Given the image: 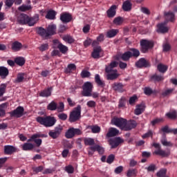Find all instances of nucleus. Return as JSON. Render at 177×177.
Masks as SVG:
<instances>
[{
	"instance_id": "nucleus-1",
	"label": "nucleus",
	"mask_w": 177,
	"mask_h": 177,
	"mask_svg": "<svg viewBox=\"0 0 177 177\" xmlns=\"http://www.w3.org/2000/svg\"><path fill=\"white\" fill-rule=\"evenodd\" d=\"M36 121L41 125L46 127V128H50V127H53L57 120L55 117L52 116H39L37 118Z\"/></svg>"
},
{
	"instance_id": "nucleus-2",
	"label": "nucleus",
	"mask_w": 177,
	"mask_h": 177,
	"mask_svg": "<svg viewBox=\"0 0 177 177\" xmlns=\"http://www.w3.org/2000/svg\"><path fill=\"white\" fill-rule=\"evenodd\" d=\"M154 41L142 39L140 41V50L141 53H149L154 48Z\"/></svg>"
},
{
	"instance_id": "nucleus-3",
	"label": "nucleus",
	"mask_w": 177,
	"mask_h": 177,
	"mask_svg": "<svg viewBox=\"0 0 177 177\" xmlns=\"http://www.w3.org/2000/svg\"><path fill=\"white\" fill-rule=\"evenodd\" d=\"M81 118V105H77L69 115L70 122H75Z\"/></svg>"
},
{
	"instance_id": "nucleus-4",
	"label": "nucleus",
	"mask_w": 177,
	"mask_h": 177,
	"mask_svg": "<svg viewBox=\"0 0 177 177\" xmlns=\"http://www.w3.org/2000/svg\"><path fill=\"white\" fill-rule=\"evenodd\" d=\"M111 124L124 131L125 126L127 125V119L122 118H113L111 120Z\"/></svg>"
},
{
	"instance_id": "nucleus-5",
	"label": "nucleus",
	"mask_w": 177,
	"mask_h": 177,
	"mask_svg": "<svg viewBox=\"0 0 177 177\" xmlns=\"http://www.w3.org/2000/svg\"><path fill=\"white\" fill-rule=\"evenodd\" d=\"M83 96L89 97L92 95V90L93 89V84L91 82H86L82 86Z\"/></svg>"
},
{
	"instance_id": "nucleus-6",
	"label": "nucleus",
	"mask_w": 177,
	"mask_h": 177,
	"mask_svg": "<svg viewBox=\"0 0 177 177\" xmlns=\"http://www.w3.org/2000/svg\"><path fill=\"white\" fill-rule=\"evenodd\" d=\"M156 155L160 156V157H162V158H165L171 156V152L169 151L163 150L161 148V145L156 143Z\"/></svg>"
},
{
	"instance_id": "nucleus-7",
	"label": "nucleus",
	"mask_w": 177,
	"mask_h": 177,
	"mask_svg": "<svg viewBox=\"0 0 177 177\" xmlns=\"http://www.w3.org/2000/svg\"><path fill=\"white\" fill-rule=\"evenodd\" d=\"M75 135H82V131L80 129H75L74 127L69 128L65 133L66 139H73Z\"/></svg>"
},
{
	"instance_id": "nucleus-8",
	"label": "nucleus",
	"mask_w": 177,
	"mask_h": 177,
	"mask_svg": "<svg viewBox=\"0 0 177 177\" xmlns=\"http://www.w3.org/2000/svg\"><path fill=\"white\" fill-rule=\"evenodd\" d=\"M9 114L10 117H15L16 118H20L21 117H23L24 114V107L21 106H19L17 107L15 110L9 112Z\"/></svg>"
},
{
	"instance_id": "nucleus-9",
	"label": "nucleus",
	"mask_w": 177,
	"mask_h": 177,
	"mask_svg": "<svg viewBox=\"0 0 177 177\" xmlns=\"http://www.w3.org/2000/svg\"><path fill=\"white\" fill-rule=\"evenodd\" d=\"M63 131V126L58 125L55 127L54 130L49 131L48 135L50 138L52 139H57L59 136H60L62 132Z\"/></svg>"
},
{
	"instance_id": "nucleus-10",
	"label": "nucleus",
	"mask_w": 177,
	"mask_h": 177,
	"mask_svg": "<svg viewBox=\"0 0 177 177\" xmlns=\"http://www.w3.org/2000/svg\"><path fill=\"white\" fill-rule=\"evenodd\" d=\"M53 43L54 45H55V46L57 45V49H59V52L62 53V55H66V53L68 52V47L62 44L59 39L53 40Z\"/></svg>"
},
{
	"instance_id": "nucleus-11",
	"label": "nucleus",
	"mask_w": 177,
	"mask_h": 177,
	"mask_svg": "<svg viewBox=\"0 0 177 177\" xmlns=\"http://www.w3.org/2000/svg\"><path fill=\"white\" fill-rule=\"evenodd\" d=\"M137 68H147L150 67V62L145 59V58H140L136 63Z\"/></svg>"
},
{
	"instance_id": "nucleus-12",
	"label": "nucleus",
	"mask_w": 177,
	"mask_h": 177,
	"mask_svg": "<svg viewBox=\"0 0 177 177\" xmlns=\"http://www.w3.org/2000/svg\"><path fill=\"white\" fill-rule=\"evenodd\" d=\"M109 143L111 146V149H117L118 146H120L121 143H124V140L120 137H116L113 139H110Z\"/></svg>"
},
{
	"instance_id": "nucleus-13",
	"label": "nucleus",
	"mask_w": 177,
	"mask_h": 177,
	"mask_svg": "<svg viewBox=\"0 0 177 177\" xmlns=\"http://www.w3.org/2000/svg\"><path fill=\"white\" fill-rule=\"evenodd\" d=\"M167 24H168V21H165L162 23L158 24L157 25V32H160V34H167V32L169 31V28L167 27Z\"/></svg>"
},
{
	"instance_id": "nucleus-14",
	"label": "nucleus",
	"mask_w": 177,
	"mask_h": 177,
	"mask_svg": "<svg viewBox=\"0 0 177 177\" xmlns=\"http://www.w3.org/2000/svg\"><path fill=\"white\" fill-rule=\"evenodd\" d=\"M19 151V149L16 148L12 145H5L4 146V154L6 156H12L13 153H17Z\"/></svg>"
},
{
	"instance_id": "nucleus-15",
	"label": "nucleus",
	"mask_w": 177,
	"mask_h": 177,
	"mask_svg": "<svg viewBox=\"0 0 177 177\" xmlns=\"http://www.w3.org/2000/svg\"><path fill=\"white\" fill-rule=\"evenodd\" d=\"M138 127V123L133 120H126V125L124 126V131H132V129H135Z\"/></svg>"
},
{
	"instance_id": "nucleus-16",
	"label": "nucleus",
	"mask_w": 177,
	"mask_h": 177,
	"mask_svg": "<svg viewBox=\"0 0 177 177\" xmlns=\"http://www.w3.org/2000/svg\"><path fill=\"white\" fill-rule=\"evenodd\" d=\"M124 88H125V86L121 82H114L112 84V89L115 92H119V93H122L125 91Z\"/></svg>"
},
{
	"instance_id": "nucleus-17",
	"label": "nucleus",
	"mask_w": 177,
	"mask_h": 177,
	"mask_svg": "<svg viewBox=\"0 0 177 177\" xmlns=\"http://www.w3.org/2000/svg\"><path fill=\"white\" fill-rule=\"evenodd\" d=\"M60 20L64 24L70 23L73 20V16L68 12H64L60 15Z\"/></svg>"
},
{
	"instance_id": "nucleus-18",
	"label": "nucleus",
	"mask_w": 177,
	"mask_h": 177,
	"mask_svg": "<svg viewBox=\"0 0 177 177\" xmlns=\"http://www.w3.org/2000/svg\"><path fill=\"white\" fill-rule=\"evenodd\" d=\"M107 17L111 19L117 15V6L112 5L110 8L106 11Z\"/></svg>"
},
{
	"instance_id": "nucleus-19",
	"label": "nucleus",
	"mask_w": 177,
	"mask_h": 177,
	"mask_svg": "<svg viewBox=\"0 0 177 177\" xmlns=\"http://www.w3.org/2000/svg\"><path fill=\"white\" fill-rule=\"evenodd\" d=\"M102 51L101 46L94 47L91 53L93 59H100V53Z\"/></svg>"
},
{
	"instance_id": "nucleus-20",
	"label": "nucleus",
	"mask_w": 177,
	"mask_h": 177,
	"mask_svg": "<svg viewBox=\"0 0 177 177\" xmlns=\"http://www.w3.org/2000/svg\"><path fill=\"white\" fill-rule=\"evenodd\" d=\"M160 143L162 145V146H165V147H173L174 143H172L171 141H168V139H167V136L165 134H163L160 138Z\"/></svg>"
},
{
	"instance_id": "nucleus-21",
	"label": "nucleus",
	"mask_w": 177,
	"mask_h": 177,
	"mask_svg": "<svg viewBox=\"0 0 177 177\" xmlns=\"http://www.w3.org/2000/svg\"><path fill=\"white\" fill-rule=\"evenodd\" d=\"M37 34L40 35L41 38H44L45 39H48V38H49V33H48L47 29L42 27L38 28Z\"/></svg>"
},
{
	"instance_id": "nucleus-22",
	"label": "nucleus",
	"mask_w": 177,
	"mask_h": 177,
	"mask_svg": "<svg viewBox=\"0 0 177 177\" xmlns=\"http://www.w3.org/2000/svg\"><path fill=\"white\" fill-rule=\"evenodd\" d=\"M118 62H115V61L111 62L108 66H106L105 68L106 73H113V71H115V70H117L114 68H115V67H118Z\"/></svg>"
},
{
	"instance_id": "nucleus-23",
	"label": "nucleus",
	"mask_w": 177,
	"mask_h": 177,
	"mask_svg": "<svg viewBox=\"0 0 177 177\" xmlns=\"http://www.w3.org/2000/svg\"><path fill=\"white\" fill-rule=\"evenodd\" d=\"M120 77V74H118V71L115 70L111 73H107L106 78L110 81H113V80H117Z\"/></svg>"
},
{
	"instance_id": "nucleus-24",
	"label": "nucleus",
	"mask_w": 177,
	"mask_h": 177,
	"mask_svg": "<svg viewBox=\"0 0 177 177\" xmlns=\"http://www.w3.org/2000/svg\"><path fill=\"white\" fill-rule=\"evenodd\" d=\"M52 91H53V88L52 87L45 88L39 93V96L41 97H49L52 95Z\"/></svg>"
},
{
	"instance_id": "nucleus-25",
	"label": "nucleus",
	"mask_w": 177,
	"mask_h": 177,
	"mask_svg": "<svg viewBox=\"0 0 177 177\" xmlns=\"http://www.w3.org/2000/svg\"><path fill=\"white\" fill-rule=\"evenodd\" d=\"M95 82L97 84V86H100V88H104V86H106L104 80L100 78V75L99 74L95 75Z\"/></svg>"
},
{
	"instance_id": "nucleus-26",
	"label": "nucleus",
	"mask_w": 177,
	"mask_h": 177,
	"mask_svg": "<svg viewBox=\"0 0 177 177\" xmlns=\"http://www.w3.org/2000/svg\"><path fill=\"white\" fill-rule=\"evenodd\" d=\"M118 133H120V131H118V129L111 127L109 129V131L106 133V138H113L114 136H117Z\"/></svg>"
},
{
	"instance_id": "nucleus-27",
	"label": "nucleus",
	"mask_w": 177,
	"mask_h": 177,
	"mask_svg": "<svg viewBox=\"0 0 177 177\" xmlns=\"http://www.w3.org/2000/svg\"><path fill=\"white\" fill-rule=\"evenodd\" d=\"M49 37L56 34L57 26L55 24L48 25L46 28Z\"/></svg>"
},
{
	"instance_id": "nucleus-28",
	"label": "nucleus",
	"mask_w": 177,
	"mask_h": 177,
	"mask_svg": "<svg viewBox=\"0 0 177 177\" xmlns=\"http://www.w3.org/2000/svg\"><path fill=\"white\" fill-rule=\"evenodd\" d=\"M9 75V69L5 66H0V77L5 80Z\"/></svg>"
},
{
	"instance_id": "nucleus-29",
	"label": "nucleus",
	"mask_w": 177,
	"mask_h": 177,
	"mask_svg": "<svg viewBox=\"0 0 177 177\" xmlns=\"http://www.w3.org/2000/svg\"><path fill=\"white\" fill-rule=\"evenodd\" d=\"M28 15L26 14H21L18 17V21L19 24H27V22L28 21Z\"/></svg>"
},
{
	"instance_id": "nucleus-30",
	"label": "nucleus",
	"mask_w": 177,
	"mask_h": 177,
	"mask_svg": "<svg viewBox=\"0 0 177 177\" xmlns=\"http://www.w3.org/2000/svg\"><path fill=\"white\" fill-rule=\"evenodd\" d=\"M165 21H171V23H174L175 21V14L172 12H169L165 13Z\"/></svg>"
},
{
	"instance_id": "nucleus-31",
	"label": "nucleus",
	"mask_w": 177,
	"mask_h": 177,
	"mask_svg": "<svg viewBox=\"0 0 177 177\" xmlns=\"http://www.w3.org/2000/svg\"><path fill=\"white\" fill-rule=\"evenodd\" d=\"M122 8L124 10V12H130L132 9V3L129 0L124 1L122 4Z\"/></svg>"
},
{
	"instance_id": "nucleus-32",
	"label": "nucleus",
	"mask_w": 177,
	"mask_h": 177,
	"mask_svg": "<svg viewBox=\"0 0 177 177\" xmlns=\"http://www.w3.org/2000/svg\"><path fill=\"white\" fill-rule=\"evenodd\" d=\"M118 32H120L118 29L109 30L106 32V38H114V37H115Z\"/></svg>"
},
{
	"instance_id": "nucleus-33",
	"label": "nucleus",
	"mask_w": 177,
	"mask_h": 177,
	"mask_svg": "<svg viewBox=\"0 0 177 177\" xmlns=\"http://www.w3.org/2000/svg\"><path fill=\"white\" fill-rule=\"evenodd\" d=\"M157 70L160 73V74H165V73L168 71V66L159 64L157 66Z\"/></svg>"
},
{
	"instance_id": "nucleus-34",
	"label": "nucleus",
	"mask_w": 177,
	"mask_h": 177,
	"mask_svg": "<svg viewBox=\"0 0 177 177\" xmlns=\"http://www.w3.org/2000/svg\"><path fill=\"white\" fill-rule=\"evenodd\" d=\"M46 19H48V20H55V19H56V11L53 10H48L46 15Z\"/></svg>"
},
{
	"instance_id": "nucleus-35",
	"label": "nucleus",
	"mask_w": 177,
	"mask_h": 177,
	"mask_svg": "<svg viewBox=\"0 0 177 177\" xmlns=\"http://www.w3.org/2000/svg\"><path fill=\"white\" fill-rule=\"evenodd\" d=\"M143 111H145V104H138L134 111V114H136V115H140Z\"/></svg>"
},
{
	"instance_id": "nucleus-36",
	"label": "nucleus",
	"mask_w": 177,
	"mask_h": 177,
	"mask_svg": "<svg viewBox=\"0 0 177 177\" xmlns=\"http://www.w3.org/2000/svg\"><path fill=\"white\" fill-rule=\"evenodd\" d=\"M21 48H23V44H21V43L16 41H14L12 44V50H15V52H19V50H20V49H21Z\"/></svg>"
},
{
	"instance_id": "nucleus-37",
	"label": "nucleus",
	"mask_w": 177,
	"mask_h": 177,
	"mask_svg": "<svg viewBox=\"0 0 177 177\" xmlns=\"http://www.w3.org/2000/svg\"><path fill=\"white\" fill-rule=\"evenodd\" d=\"M47 110L49 111H56L57 110V102L52 101L47 106Z\"/></svg>"
},
{
	"instance_id": "nucleus-38",
	"label": "nucleus",
	"mask_w": 177,
	"mask_h": 177,
	"mask_svg": "<svg viewBox=\"0 0 177 177\" xmlns=\"http://www.w3.org/2000/svg\"><path fill=\"white\" fill-rule=\"evenodd\" d=\"M131 57H132V53L131 51H127L121 55V59L123 62H128Z\"/></svg>"
},
{
	"instance_id": "nucleus-39",
	"label": "nucleus",
	"mask_w": 177,
	"mask_h": 177,
	"mask_svg": "<svg viewBox=\"0 0 177 177\" xmlns=\"http://www.w3.org/2000/svg\"><path fill=\"white\" fill-rule=\"evenodd\" d=\"M34 149V145L30 142L24 143L22 145V150L24 151H30Z\"/></svg>"
},
{
	"instance_id": "nucleus-40",
	"label": "nucleus",
	"mask_w": 177,
	"mask_h": 177,
	"mask_svg": "<svg viewBox=\"0 0 177 177\" xmlns=\"http://www.w3.org/2000/svg\"><path fill=\"white\" fill-rule=\"evenodd\" d=\"M15 62L17 66L23 67V65L26 64V59L23 57H18L15 59Z\"/></svg>"
},
{
	"instance_id": "nucleus-41",
	"label": "nucleus",
	"mask_w": 177,
	"mask_h": 177,
	"mask_svg": "<svg viewBox=\"0 0 177 177\" xmlns=\"http://www.w3.org/2000/svg\"><path fill=\"white\" fill-rule=\"evenodd\" d=\"M48 136L45 134L35 133L31 136L30 138L28 140V142H34L35 139H38V138H47Z\"/></svg>"
},
{
	"instance_id": "nucleus-42",
	"label": "nucleus",
	"mask_w": 177,
	"mask_h": 177,
	"mask_svg": "<svg viewBox=\"0 0 177 177\" xmlns=\"http://www.w3.org/2000/svg\"><path fill=\"white\" fill-rule=\"evenodd\" d=\"M77 70V66L74 64H70L68 65L67 68L65 70V73L66 74H70V73H73V71H75Z\"/></svg>"
},
{
	"instance_id": "nucleus-43",
	"label": "nucleus",
	"mask_w": 177,
	"mask_h": 177,
	"mask_svg": "<svg viewBox=\"0 0 177 177\" xmlns=\"http://www.w3.org/2000/svg\"><path fill=\"white\" fill-rule=\"evenodd\" d=\"M26 73H19L17 75V78L15 82L17 83L23 82L26 80Z\"/></svg>"
},
{
	"instance_id": "nucleus-44",
	"label": "nucleus",
	"mask_w": 177,
	"mask_h": 177,
	"mask_svg": "<svg viewBox=\"0 0 177 177\" xmlns=\"http://www.w3.org/2000/svg\"><path fill=\"white\" fill-rule=\"evenodd\" d=\"M166 117H167V118H169V120H176L177 111L176 110H173L166 113Z\"/></svg>"
},
{
	"instance_id": "nucleus-45",
	"label": "nucleus",
	"mask_w": 177,
	"mask_h": 177,
	"mask_svg": "<svg viewBox=\"0 0 177 177\" xmlns=\"http://www.w3.org/2000/svg\"><path fill=\"white\" fill-rule=\"evenodd\" d=\"M84 142L85 146H93L95 145V139L91 138H84Z\"/></svg>"
},
{
	"instance_id": "nucleus-46",
	"label": "nucleus",
	"mask_w": 177,
	"mask_h": 177,
	"mask_svg": "<svg viewBox=\"0 0 177 177\" xmlns=\"http://www.w3.org/2000/svg\"><path fill=\"white\" fill-rule=\"evenodd\" d=\"M130 52L131 53V57H139L140 56V51L138 48H131Z\"/></svg>"
},
{
	"instance_id": "nucleus-47",
	"label": "nucleus",
	"mask_w": 177,
	"mask_h": 177,
	"mask_svg": "<svg viewBox=\"0 0 177 177\" xmlns=\"http://www.w3.org/2000/svg\"><path fill=\"white\" fill-rule=\"evenodd\" d=\"M113 23L115 24V26H121V24L124 23V18L122 17H117L114 18Z\"/></svg>"
},
{
	"instance_id": "nucleus-48",
	"label": "nucleus",
	"mask_w": 177,
	"mask_h": 177,
	"mask_svg": "<svg viewBox=\"0 0 177 177\" xmlns=\"http://www.w3.org/2000/svg\"><path fill=\"white\" fill-rule=\"evenodd\" d=\"M62 39L64 41H65V42H68V44H74L75 42V39L73 38V37H71V35H64L63 37H62Z\"/></svg>"
},
{
	"instance_id": "nucleus-49",
	"label": "nucleus",
	"mask_w": 177,
	"mask_h": 177,
	"mask_svg": "<svg viewBox=\"0 0 177 177\" xmlns=\"http://www.w3.org/2000/svg\"><path fill=\"white\" fill-rule=\"evenodd\" d=\"M136 175H138V169H130L127 174L128 177L136 176Z\"/></svg>"
},
{
	"instance_id": "nucleus-50",
	"label": "nucleus",
	"mask_w": 177,
	"mask_h": 177,
	"mask_svg": "<svg viewBox=\"0 0 177 177\" xmlns=\"http://www.w3.org/2000/svg\"><path fill=\"white\" fill-rule=\"evenodd\" d=\"M32 8L31 6H27V5H22L19 7L18 10H20V12H27V10H31Z\"/></svg>"
},
{
	"instance_id": "nucleus-51",
	"label": "nucleus",
	"mask_w": 177,
	"mask_h": 177,
	"mask_svg": "<svg viewBox=\"0 0 177 177\" xmlns=\"http://www.w3.org/2000/svg\"><path fill=\"white\" fill-rule=\"evenodd\" d=\"M37 24V19L34 17H28V21L26 22V24H28L30 27H32L35 24Z\"/></svg>"
},
{
	"instance_id": "nucleus-52",
	"label": "nucleus",
	"mask_w": 177,
	"mask_h": 177,
	"mask_svg": "<svg viewBox=\"0 0 177 177\" xmlns=\"http://www.w3.org/2000/svg\"><path fill=\"white\" fill-rule=\"evenodd\" d=\"M6 84H1L0 86V97H2L5 93H6Z\"/></svg>"
},
{
	"instance_id": "nucleus-53",
	"label": "nucleus",
	"mask_w": 177,
	"mask_h": 177,
	"mask_svg": "<svg viewBox=\"0 0 177 177\" xmlns=\"http://www.w3.org/2000/svg\"><path fill=\"white\" fill-rule=\"evenodd\" d=\"M8 106H9L8 102H5V103L0 104V111H1V113H2V114H4V115L6 114V112L5 109H7Z\"/></svg>"
},
{
	"instance_id": "nucleus-54",
	"label": "nucleus",
	"mask_w": 177,
	"mask_h": 177,
	"mask_svg": "<svg viewBox=\"0 0 177 177\" xmlns=\"http://www.w3.org/2000/svg\"><path fill=\"white\" fill-rule=\"evenodd\" d=\"M160 131L165 133H173V129H169L168 125H166L161 128Z\"/></svg>"
},
{
	"instance_id": "nucleus-55",
	"label": "nucleus",
	"mask_w": 177,
	"mask_h": 177,
	"mask_svg": "<svg viewBox=\"0 0 177 177\" xmlns=\"http://www.w3.org/2000/svg\"><path fill=\"white\" fill-rule=\"evenodd\" d=\"M90 129L93 133H99L100 132V127L97 125L91 126Z\"/></svg>"
},
{
	"instance_id": "nucleus-56",
	"label": "nucleus",
	"mask_w": 177,
	"mask_h": 177,
	"mask_svg": "<svg viewBox=\"0 0 177 177\" xmlns=\"http://www.w3.org/2000/svg\"><path fill=\"white\" fill-rule=\"evenodd\" d=\"M153 93L154 91L150 87H145L144 88V93L147 95V96H150L151 95H153Z\"/></svg>"
},
{
	"instance_id": "nucleus-57",
	"label": "nucleus",
	"mask_w": 177,
	"mask_h": 177,
	"mask_svg": "<svg viewBox=\"0 0 177 177\" xmlns=\"http://www.w3.org/2000/svg\"><path fill=\"white\" fill-rule=\"evenodd\" d=\"M38 49L40 52H45V50H48V49H49V44H43L38 48Z\"/></svg>"
},
{
	"instance_id": "nucleus-58",
	"label": "nucleus",
	"mask_w": 177,
	"mask_h": 177,
	"mask_svg": "<svg viewBox=\"0 0 177 177\" xmlns=\"http://www.w3.org/2000/svg\"><path fill=\"white\" fill-rule=\"evenodd\" d=\"M66 30H67V27L63 24H61L58 27L57 33L63 34V32H64V31H66Z\"/></svg>"
},
{
	"instance_id": "nucleus-59",
	"label": "nucleus",
	"mask_w": 177,
	"mask_h": 177,
	"mask_svg": "<svg viewBox=\"0 0 177 177\" xmlns=\"http://www.w3.org/2000/svg\"><path fill=\"white\" fill-rule=\"evenodd\" d=\"M90 75H91V72L86 70H83L81 73L82 78H89Z\"/></svg>"
},
{
	"instance_id": "nucleus-60",
	"label": "nucleus",
	"mask_w": 177,
	"mask_h": 177,
	"mask_svg": "<svg viewBox=\"0 0 177 177\" xmlns=\"http://www.w3.org/2000/svg\"><path fill=\"white\" fill-rule=\"evenodd\" d=\"M167 174V169H162L160 171H158L156 175L158 177H167L165 175Z\"/></svg>"
},
{
	"instance_id": "nucleus-61",
	"label": "nucleus",
	"mask_w": 177,
	"mask_h": 177,
	"mask_svg": "<svg viewBox=\"0 0 177 177\" xmlns=\"http://www.w3.org/2000/svg\"><path fill=\"white\" fill-rule=\"evenodd\" d=\"M65 171L68 174H74V167H73V165H69L65 167Z\"/></svg>"
},
{
	"instance_id": "nucleus-62",
	"label": "nucleus",
	"mask_w": 177,
	"mask_h": 177,
	"mask_svg": "<svg viewBox=\"0 0 177 177\" xmlns=\"http://www.w3.org/2000/svg\"><path fill=\"white\" fill-rule=\"evenodd\" d=\"M115 158V156H114L113 154H111L108 156L106 159V162L108 164H113Z\"/></svg>"
},
{
	"instance_id": "nucleus-63",
	"label": "nucleus",
	"mask_w": 177,
	"mask_h": 177,
	"mask_svg": "<svg viewBox=\"0 0 177 177\" xmlns=\"http://www.w3.org/2000/svg\"><path fill=\"white\" fill-rule=\"evenodd\" d=\"M57 110L58 113H63V111H64V103L59 102V106H57Z\"/></svg>"
},
{
	"instance_id": "nucleus-64",
	"label": "nucleus",
	"mask_w": 177,
	"mask_h": 177,
	"mask_svg": "<svg viewBox=\"0 0 177 177\" xmlns=\"http://www.w3.org/2000/svg\"><path fill=\"white\" fill-rule=\"evenodd\" d=\"M68 117V116L67 115V114H66L64 113L58 114V118L59 120H61L62 121H66V120H67Z\"/></svg>"
}]
</instances>
